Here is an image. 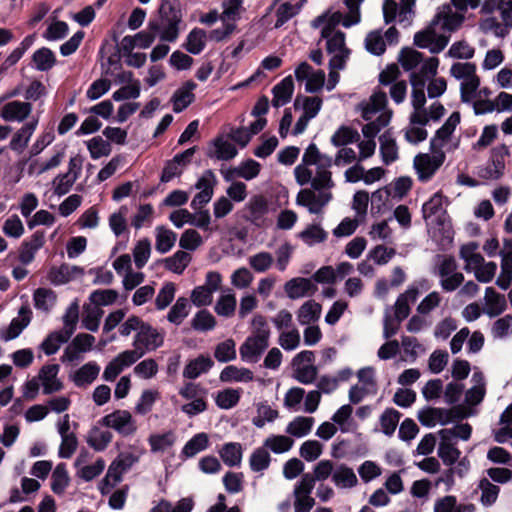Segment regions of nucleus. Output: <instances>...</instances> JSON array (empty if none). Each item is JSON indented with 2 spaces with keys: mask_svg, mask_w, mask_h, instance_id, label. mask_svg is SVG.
I'll list each match as a JSON object with an SVG mask.
<instances>
[{
  "mask_svg": "<svg viewBox=\"0 0 512 512\" xmlns=\"http://www.w3.org/2000/svg\"><path fill=\"white\" fill-rule=\"evenodd\" d=\"M501 427L495 432L494 439L498 443H505L512 439V403L500 416Z\"/></svg>",
  "mask_w": 512,
  "mask_h": 512,
  "instance_id": "obj_55",
  "label": "nucleus"
},
{
  "mask_svg": "<svg viewBox=\"0 0 512 512\" xmlns=\"http://www.w3.org/2000/svg\"><path fill=\"white\" fill-rule=\"evenodd\" d=\"M415 4L416 0H385L382 7L385 24L397 21L403 28L411 26Z\"/></svg>",
  "mask_w": 512,
  "mask_h": 512,
  "instance_id": "obj_8",
  "label": "nucleus"
},
{
  "mask_svg": "<svg viewBox=\"0 0 512 512\" xmlns=\"http://www.w3.org/2000/svg\"><path fill=\"white\" fill-rule=\"evenodd\" d=\"M472 427L468 423L457 424L451 428H445L438 431L439 438L450 440L457 443V439L467 441L470 439Z\"/></svg>",
  "mask_w": 512,
  "mask_h": 512,
  "instance_id": "obj_54",
  "label": "nucleus"
},
{
  "mask_svg": "<svg viewBox=\"0 0 512 512\" xmlns=\"http://www.w3.org/2000/svg\"><path fill=\"white\" fill-rule=\"evenodd\" d=\"M437 455L444 465L453 466L460 458L461 451L456 447V442L440 438Z\"/></svg>",
  "mask_w": 512,
  "mask_h": 512,
  "instance_id": "obj_46",
  "label": "nucleus"
},
{
  "mask_svg": "<svg viewBox=\"0 0 512 512\" xmlns=\"http://www.w3.org/2000/svg\"><path fill=\"white\" fill-rule=\"evenodd\" d=\"M194 502L191 498H181L175 504L172 502L161 499L158 501L149 512H191Z\"/></svg>",
  "mask_w": 512,
  "mask_h": 512,
  "instance_id": "obj_44",
  "label": "nucleus"
},
{
  "mask_svg": "<svg viewBox=\"0 0 512 512\" xmlns=\"http://www.w3.org/2000/svg\"><path fill=\"white\" fill-rule=\"evenodd\" d=\"M237 300L236 296L230 290L226 293H223L219 296L214 306V310L217 315L230 318L234 315L236 311Z\"/></svg>",
  "mask_w": 512,
  "mask_h": 512,
  "instance_id": "obj_52",
  "label": "nucleus"
},
{
  "mask_svg": "<svg viewBox=\"0 0 512 512\" xmlns=\"http://www.w3.org/2000/svg\"><path fill=\"white\" fill-rule=\"evenodd\" d=\"M507 308L506 297L493 287H487L484 294L483 313L490 318L501 315Z\"/></svg>",
  "mask_w": 512,
  "mask_h": 512,
  "instance_id": "obj_28",
  "label": "nucleus"
},
{
  "mask_svg": "<svg viewBox=\"0 0 512 512\" xmlns=\"http://www.w3.org/2000/svg\"><path fill=\"white\" fill-rule=\"evenodd\" d=\"M298 237L308 246H314L316 244L324 242L328 233L319 225L311 224L302 230Z\"/></svg>",
  "mask_w": 512,
  "mask_h": 512,
  "instance_id": "obj_57",
  "label": "nucleus"
},
{
  "mask_svg": "<svg viewBox=\"0 0 512 512\" xmlns=\"http://www.w3.org/2000/svg\"><path fill=\"white\" fill-rule=\"evenodd\" d=\"M57 302V294L50 288H37L33 293L34 307L44 313L49 314Z\"/></svg>",
  "mask_w": 512,
  "mask_h": 512,
  "instance_id": "obj_36",
  "label": "nucleus"
},
{
  "mask_svg": "<svg viewBox=\"0 0 512 512\" xmlns=\"http://www.w3.org/2000/svg\"><path fill=\"white\" fill-rule=\"evenodd\" d=\"M401 413L394 408H387L380 416L381 431L386 436H392L399 423Z\"/></svg>",
  "mask_w": 512,
  "mask_h": 512,
  "instance_id": "obj_64",
  "label": "nucleus"
},
{
  "mask_svg": "<svg viewBox=\"0 0 512 512\" xmlns=\"http://www.w3.org/2000/svg\"><path fill=\"white\" fill-rule=\"evenodd\" d=\"M44 244L45 232L42 230H37L30 237L26 238L19 247L18 258L21 264H30Z\"/></svg>",
  "mask_w": 512,
  "mask_h": 512,
  "instance_id": "obj_23",
  "label": "nucleus"
},
{
  "mask_svg": "<svg viewBox=\"0 0 512 512\" xmlns=\"http://www.w3.org/2000/svg\"><path fill=\"white\" fill-rule=\"evenodd\" d=\"M498 254L501 257V272L496 279V285L507 290L512 284V251H500Z\"/></svg>",
  "mask_w": 512,
  "mask_h": 512,
  "instance_id": "obj_42",
  "label": "nucleus"
},
{
  "mask_svg": "<svg viewBox=\"0 0 512 512\" xmlns=\"http://www.w3.org/2000/svg\"><path fill=\"white\" fill-rule=\"evenodd\" d=\"M191 260L192 257L188 252L179 250L164 260V266L167 270L180 275L190 264Z\"/></svg>",
  "mask_w": 512,
  "mask_h": 512,
  "instance_id": "obj_53",
  "label": "nucleus"
},
{
  "mask_svg": "<svg viewBox=\"0 0 512 512\" xmlns=\"http://www.w3.org/2000/svg\"><path fill=\"white\" fill-rule=\"evenodd\" d=\"M422 97L415 96L411 100L412 112L409 116V125L404 130L405 139L411 144L423 142L428 137L425 126L430 122H438L445 114V107L439 102H433L428 108Z\"/></svg>",
  "mask_w": 512,
  "mask_h": 512,
  "instance_id": "obj_4",
  "label": "nucleus"
},
{
  "mask_svg": "<svg viewBox=\"0 0 512 512\" xmlns=\"http://www.w3.org/2000/svg\"><path fill=\"white\" fill-rule=\"evenodd\" d=\"M417 417L423 426L434 427L452 422L454 413L451 409L425 407L418 412Z\"/></svg>",
  "mask_w": 512,
  "mask_h": 512,
  "instance_id": "obj_24",
  "label": "nucleus"
},
{
  "mask_svg": "<svg viewBox=\"0 0 512 512\" xmlns=\"http://www.w3.org/2000/svg\"><path fill=\"white\" fill-rule=\"evenodd\" d=\"M270 463L271 456L264 446L256 448L249 458V466L251 470L257 473H262L267 470Z\"/></svg>",
  "mask_w": 512,
  "mask_h": 512,
  "instance_id": "obj_60",
  "label": "nucleus"
},
{
  "mask_svg": "<svg viewBox=\"0 0 512 512\" xmlns=\"http://www.w3.org/2000/svg\"><path fill=\"white\" fill-rule=\"evenodd\" d=\"M155 248L161 253L169 252L177 240V234L165 226H157L155 228Z\"/></svg>",
  "mask_w": 512,
  "mask_h": 512,
  "instance_id": "obj_41",
  "label": "nucleus"
},
{
  "mask_svg": "<svg viewBox=\"0 0 512 512\" xmlns=\"http://www.w3.org/2000/svg\"><path fill=\"white\" fill-rule=\"evenodd\" d=\"M113 438L112 433L109 430H102L94 427L89 432L87 437V444L95 451H104L111 443Z\"/></svg>",
  "mask_w": 512,
  "mask_h": 512,
  "instance_id": "obj_56",
  "label": "nucleus"
},
{
  "mask_svg": "<svg viewBox=\"0 0 512 512\" xmlns=\"http://www.w3.org/2000/svg\"><path fill=\"white\" fill-rule=\"evenodd\" d=\"M62 321L63 328L61 331L67 334L69 337H72L79 321V304L77 300L73 301L67 307L64 315L62 316Z\"/></svg>",
  "mask_w": 512,
  "mask_h": 512,
  "instance_id": "obj_61",
  "label": "nucleus"
},
{
  "mask_svg": "<svg viewBox=\"0 0 512 512\" xmlns=\"http://www.w3.org/2000/svg\"><path fill=\"white\" fill-rule=\"evenodd\" d=\"M59 371L58 364H45L40 368L36 380L39 381L44 395L57 393L64 388L63 382L58 378Z\"/></svg>",
  "mask_w": 512,
  "mask_h": 512,
  "instance_id": "obj_20",
  "label": "nucleus"
},
{
  "mask_svg": "<svg viewBox=\"0 0 512 512\" xmlns=\"http://www.w3.org/2000/svg\"><path fill=\"white\" fill-rule=\"evenodd\" d=\"M313 424V417L297 416L288 423L285 432L291 436L301 438L310 433Z\"/></svg>",
  "mask_w": 512,
  "mask_h": 512,
  "instance_id": "obj_50",
  "label": "nucleus"
},
{
  "mask_svg": "<svg viewBox=\"0 0 512 512\" xmlns=\"http://www.w3.org/2000/svg\"><path fill=\"white\" fill-rule=\"evenodd\" d=\"M322 107V99L317 96H302L298 95L294 100L295 110H302V115L309 119L317 116Z\"/></svg>",
  "mask_w": 512,
  "mask_h": 512,
  "instance_id": "obj_37",
  "label": "nucleus"
},
{
  "mask_svg": "<svg viewBox=\"0 0 512 512\" xmlns=\"http://www.w3.org/2000/svg\"><path fill=\"white\" fill-rule=\"evenodd\" d=\"M189 312V300L185 297H179L174 303V305L170 308L167 314V320L170 323L178 326L189 315Z\"/></svg>",
  "mask_w": 512,
  "mask_h": 512,
  "instance_id": "obj_59",
  "label": "nucleus"
},
{
  "mask_svg": "<svg viewBox=\"0 0 512 512\" xmlns=\"http://www.w3.org/2000/svg\"><path fill=\"white\" fill-rule=\"evenodd\" d=\"M32 321V310L28 305H23L18 310V315L14 317L10 324L0 328V340L9 342L21 335Z\"/></svg>",
  "mask_w": 512,
  "mask_h": 512,
  "instance_id": "obj_19",
  "label": "nucleus"
},
{
  "mask_svg": "<svg viewBox=\"0 0 512 512\" xmlns=\"http://www.w3.org/2000/svg\"><path fill=\"white\" fill-rule=\"evenodd\" d=\"M314 489V483L310 473L302 475L301 479L295 484L294 512H310L315 505V499L311 496Z\"/></svg>",
  "mask_w": 512,
  "mask_h": 512,
  "instance_id": "obj_17",
  "label": "nucleus"
},
{
  "mask_svg": "<svg viewBox=\"0 0 512 512\" xmlns=\"http://www.w3.org/2000/svg\"><path fill=\"white\" fill-rule=\"evenodd\" d=\"M435 275L444 292L457 290L464 281L463 273L458 271V264L453 256H440L435 266Z\"/></svg>",
  "mask_w": 512,
  "mask_h": 512,
  "instance_id": "obj_7",
  "label": "nucleus"
},
{
  "mask_svg": "<svg viewBox=\"0 0 512 512\" xmlns=\"http://www.w3.org/2000/svg\"><path fill=\"white\" fill-rule=\"evenodd\" d=\"M471 381L473 382V386L466 392V402L470 405H477L483 400L486 393L483 373L475 371Z\"/></svg>",
  "mask_w": 512,
  "mask_h": 512,
  "instance_id": "obj_43",
  "label": "nucleus"
},
{
  "mask_svg": "<svg viewBox=\"0 0 512 512\" xmlns=\"http://www.w3.org/2000/svg\"><path fill=\"white\" fill-rule=\"evenodd\" d=\"M294 92V82L292 76H287L276 84L273 89L272 105L279 108L286 105L292 98Z\"/></svg>",
  "mask_w": 512,
  "mask_h": 512,
  "instance_id": "obj_35",
  "label": "nucleus"
},
{
  "mask_svg": "<svg viewBox=\"0 0 512 512\" xmlns=\"http://www.w3.org/2000/svg\"><path fill=\"white\" fill-rule=\"evenodd\" d=\"M268 347L269 341L250 335L240 346V356L245 362L257 363Z\"/></svg>",
  "mask_w": 512,
  "mask_h": 512,
  "instance_id": "obj_25",
  "label": "nucleus"
},
{
  "mask_svg": "<svg viewBox=\"0 0 512 512\" xmlns=\"http://www.w3.org/2000/svg\"><path fill=\"white\" fill-rule=\"evenodd\" d=\"M360 140L359 132L349 126H340L331 136V144L335 147L348 146Z\"/></svg>",
  "mask_w": 512,
  "mask_h": 512,
  "instance_id": "obj_47",
  "label": "nucleus"
},
{
  "mask_svg": "<svg viewBox=\"0 0 512 512\" xmlns=\"http://www.w3.org/2000/svg\"><path fill=\"white\" fill-rule=\"evenodd\" d=\"M209 445L208 435L204 432L194 435L182 448L181 454L186 458L194 457L196 454L207 449Z\"/></svg>",
  "mask_w": 512,
  "mask_h": 512,
  "instance_id": "obj_58",
  "label": "nucleus"
},
{
  "mask_svg": "<svg viewBox=\"0 0 512 512\" xmlns=\"http://www.w3.org/2000/svg\"><path fill=\"white\" fill-rule=\"evenodd\" d=\"M206 41L207 34L205 30L201 28H193L187 35L184 47L189 53L198 55L204 50Z\"/></svg>",
  "mask_w": 512,
  "mask_h": 512,
  "instance_id": "obj_49",
  "label": "nucleus"
},
{
  "mask_svg": "<svg viewBox=\"0 0 512 512\" xmlns=\"http://www.w3.org/2000/svg\"><path fill=\"white\" fill-rule=\"evenodd\" d=\"M211 146L207 151V156L211 159L228 161L233 159L238 153L235 145L222 137L214 139Z\"/></svg>",
  "mask_w": 512,
  "mask_h": 512,
  "instance_id": "obj_34",
  "label": "nucleus"
},
{
  "mask_svg": "<svg viewBox=\"0 0 512 512\" xmlns=\"http://www.w3.org/2000/svg\"><path fill=\"white\" fill-rule=\"evenodd\" d=\"M100 366L96 361H89L78 368L70 379L76 387L86 388L91 385L100 373Z\"/></svg>",
  "mask_w": 512,
  "mask_h": 512,
  "instance_id": "obj_30",
  "label": "nucleus"
},
{
  "mask_svg": "<svg viewBox=\"0 0 512 512\" xmlns=\"http://www.w3.org/2000/svg\"><path fill=\"white\" fill-rule=\"evenodd\" d=\"M165 332L160 331L149 323H144L133 340V349L125 350L115 356L105 366L102 378L113 382L124 369L134 365L147 352L155 351L164 344Z\"/></svg>",
  "mask_w": 512,
  "mask_h": 512,
  "instance_id": "obj_2",
  "label": "nucleus"
},
{
  "mask_svg": "<svg viewBox=\"0 0 512 512\" xmlns=\"http://www.w3.org/2000/svg\"><path fill=\"white\" fill-rule=\"evenodd\" d=\"M444 203L445 197L443 194L436 192L422 205V215L428 225L441 222L442 217L446 214Z\"/></svg>",
  "mask_w": 512,
  "mask_h": 512,
  "instance_id": "obj_26",
  "label": "nucleus"
},
{
  "mask_svg": "<svg viewBox=\"0 0 512 512\" xmlns=\"http://www.w3.org/2000/svg\"><path fill=\"white\" fill-rule=\"evenodd\" d=\"M438 24L432 19L428 26L414 34V44L422 49H428L432 54H438L448 45L450 36L445 32L439 33Z\"/></svg>",
  "mask_w": 512,
  "mask_h": 512,
  "instance_id": "obj_10",
  "label": "nucleus"
},
{
  "mask_svg": "<svg viewBox=\"0 0 512 512\" xmlns=\"http://www.w3.org/2000/svg\"><path fill=\"white\" fill-rule=\"evenodd\" d=\"M439 59L430 57L422 61L410 74V83L412 86L411 100L414 101L415 96L422 97V102H426L425 87L429 80L437 74Z\"/></svg>",
  "mask_w": 512,
  "mask_h": 512,
  "instance_id": "obj_11",
  "label": "nucleus"
},
{
  "mask_svg": "<svg viewBox=\"0 0 512 512\" xmlns=\"http://www.w3.org/2000/svg\"><path fill=\"white\" fill-rule=\"evenodd\" d=\"M221 282L222 277L219 272H208L205 277V283L192 290V303L197 307L210 305L213 301V294L219 290Z\"/></svg>",
  "mask_w": 512,
  "mask_h": 512,
  "instance_id": "obj_15",
  "label": "nucleus"
},
{
  "mask_svg": "<svg viewBox=\"0 0 512 512\" xmlns=\"http://www.w3.org/2000/svg\"><path fill=\"white\" fill-rule=\"evenodd\" d=\"M33 106L28 101L13 100L6 102L0 109V117L5 122H25L31 115Z\"/></svg>",
  "mask_w": 512,
  "mask_h": 512,
  "instance_id": "obj_21",
  "label": "nucleus"
},
{
  "mask_svg": "<svg viewBox=\"0 0 512 512\" xmlns=\"http://www.w3.org/2000/svg\"><path fill=\"white\" fill-rule=\"evenodd\" d=\"M451 4H443L436 10L434 24H438L439 30L449 35L457 31L465 21V16L458 12Z\"/></svg>",
  "mask_w": 512,
  "mask_h": 512,
  "instance_id": "obj_18",
  "label": "nucleus"
},
{
  "mask_svg": "<svg viewBox=\"0 0 512 512\" xmlns=\"http://www.w3.org/2000/svg\"><path fill=\"white\" fill-rule=\"evenodd\" d=\"M432 152V155L421 153L414 158V168L422 182L429 181L445 161V152Z\"/></svg>",
  "mask_w": 512,
  "mask_h": 512,
  "instance_id": "obj_16",
  "label": "nucleus"
},
{
  "mask_svg": "<svg viewBox=\"0 0 512 512\" xmlns=\"http://www.w3.org/2000/svg\"><path fill=\"white\" fill-rule=\"evenodd\" d=\"M321 305L313 300L306 301L297 311V320L301 325L317 322L321 315Z\"/></svg>",
  "mask_w": 512,
  "mask_h": 512,
  "instance_id": "obj_45",
  "label": "nucleus"
},
{
  "mask_svg": "<svg viewBox=\"0 0 512 512\" xmlns=\"http://www.w3.org/2000/svg\"><path fill=\"white\" fill-rule=\"evenodd\" d=\"M181 22L180 9L170 1H163L159 8V18L149 22V29L154 30L161 40L174 42L178 38Z\"/></svg>",
  "mask_w": 512,
  "mask_h": 512,
  "instance_id": "obj_5",
  "label": "nucleus"
},
{
  "mask_svg": "<svg viewBox=\"0 0 512 512\" xmlns=\"http://www.w3.org/2000/svg\"><path fill=\"white\" fill-rule=\"evenodd\" d=\"M386 106L387 95L382 91L374 92L367 101L359 104L361 116L368 123L362 127V133L366 140L358 141V162L374 155L376 149L374 138L389 124L392 117V111L387 110Z\"/></svg>",
  "mask_w": 512,
  "mask_h": 512,
  "instance_id": "obj_3",
  "label": "nucleus"
},
{
  "mask_svg": "<svg viewBox=\"0 0 512 512\" xmlns=\"http://www.w3.org/2000/svg\"><path fill=\"white\" fill-rule=\"evenodd\" d=\"M32 62L36 70L46 72L55 66L56 56L50 48L42 47L33 53Z\"/></svg>",
  "mask_w": 512,
  "mask_h": 512,
  "instance_id": "obj_48",
  "label": "nucleus"
},
{
  "mask_svg": "<svg viewBox=\"0 0 512 512\" xmlns=\"http://www.w3.org/2000/svg\"><path fill=\"white\" fill-rule=\"evenodd\" d=\"M294 441L285 435H270L264 441V447L275 454H282L293 447Z\"/></svg>",
  "mask_w": 512,
  "mask_h": 512,
  "instance_id": "obj_62",
  "label": "nucleus"
},
{
  "mask_svg": "<svg viewBox=\"0 0 512 512\" xmlns=\"http://www.w3.org/2000/svg\"><path fill=\"white\" fill-rule=\"evenodd\" d=\"M305 3L306 0H298L295 3L291 1L275 0L270 7V10H274L276 17L274 28L278 29L282 27L285 23L298 15Z\"/></svg>",
  "mask_w": 512,
  "mask_h": 512,
  "instance_id": "obj_22",
  "label": "nucleus"
},
{
  "mask_svg": "<svg viewBox=\"0 0 512 512\" xmlns=\"http://www.w3.org/2000/svg\"><path fill=\"white\" fill-rule=\"evenodd\" d=\"M84 159L80 154L71 157L65 173L58 174L52 181L53 193L57 196L66 195L79 178Z\"/></svg>",
  "mask_w": 512,
  "mask_h": 512,
  "instance_id": "obj_14",
  "label": "nucleus"
},
{
  "mask_svg": "<svg viewBox=\"0 0 512 512\" xmlns=\"http://www.w3.org/2000/svg\"><path fill=\"white\" fill-rule=\"evenodd\" d=\"M219 455L226 466L238 467L242 462L243 447L238 442H228L221 447Z\"/></svg>",
  "mask_w": 512,
  "mask_h": 512,
  "instance_id": "obj_38",
  "label": "nucleus"
},
{
  "mask_svg": "<svg viewBox=\"0 0 512 512\" xmlns=\"http://www.w3.org/2000/svg\"><path fill=\"white\" fill-rule=\"evenodd\" d=\"M143 451H122L111 462L105 477L100 482V492L102 495L109 494L117 484L122 481L123 474L129 471L140 459Z\"/></svg>",
  "mask_w": 512,
  "mask_h": 512,
  "instance_id": "obj_6",
  "label": "nucleus"
},
{
  "mask_svg": "<svg viewBox=\"0 0 512 512\" xmlns=\"http://www.w3.org/2000/svg\"><path fill=\"white\" fill-rule=\"evenodd\" d=\"M284 290L290 299H299L312 296L318 290L317 285L312 279L296 277L287 281Z\"/></svg>",
  "mask_w": 512,
  "mask_h": 512,
  "instance_id": "obj_27",
  "label": "nucleus"
},
{
  "mask_svg": "<svg viewBox=\"0 0 512 512\" xmlns=\"http://www.w3.org/2000/svg\"><path fill=\"white\" fill-rule=\"evenodd\" d=\"M331 481L339 489H351L358 483L354 470L344 463L335 464Z\"/></svg>",
  "mask_w": 512,
  "mask_h": 512,
  "instance_id": "obj_33",
  "label": "nucleus"
},
{
  "mask_svg": "<svg viewBox=\"0 0 512 512\" xmlns=\"http://www.w3.org/2000/svg\"><path fill=\"white\" fill-rule=\"evenodd\" d=\"M380 155L385 165H389L398 159V147L395 139L389 131L379 137Z\"/></svg>",
  "mask_w": 512,
  "mask_h": 512,
  "instance_id": "obj_39",
  "label": "nucleus"
},
{
  "mask_svg": "<svg viewBox=\"0 0 512 512\" xmlns=\"http://www.w3.org/2000/svg\"><path fill=\"white\" fill-rule=\"evenodd\" d=\"M431 288V283L428 279L422 278L414 281L407 289L401 293L394 304V316L397 320L406 319L410 312V305L415 303L420 293L427 292Z\"/></svg>",
  "mask_w": 512,
  "mask_h": 512,
  "instance_id": "obj_12",
  "label": "nucleus"
},
{
  "mask_svg": "<svg viewBox=\"0 0 512 512\" xmlns=\"http://www.w3.org/2000/svg\"><path fill=\"white\" fill-rule=\"evenodd\" d=\"M333 164L332 157L321 153L316 144L311 143L302 156V162L294 169L299 185H311V188L298 192L296 203L306 207L312 214L321 213L333 199L332 189L335 182L330 170Z\"/></svg>",
  "mask_w": 512,
  "mask_h": 512,
  "instance_id": "obj_1",
  "label": "nucleus"
},
{
  "mask_svg": "<svg viewBox=\"0 0 512 512\" xmlns=\"http://www.w3.org/2000/svg\"><path fill=\"white\" fill-rule=\"evenodd\" d=\"M38 126V118L25 122L12 136L9 148L17 153H22L27 147L32 135Z\"/></svg>",
  "mask_w": 512,
  "mask_h": 512,
  "instance_id": "obj_29",
  "label": "nucleus"
},
{
  "mask_svg": "<svg viewBox=\"0 0 512 512\" xmlns=\"http://www.w3.org/2000/svg\"><path fill=\"white\" fill-rule=\"evenodd\" d=\"M69 476L66 464L59 463L51 476V489L55 494H63L69 484Z\"/></svg>",
  "mask_w": 512,
  "mask_h": 512,
  "instance_id": "obj_63",
  "label": "nucleus"
},
{
  "mask_svg": "<svg viewBox=\"0 0 512 512\" xmlns=\"http://www.w3.org/2000/svg\"><path fill=\"white\" fill-rule=\"evenodd\" d=\"M213 365L214 362L209 356L201 354L186 363L182 375L185 379L194 380L206 374Z\"/></svg>",
  "mask_w": 512,
  "mask_h": 512,
  "instance_id": "obj_32",
  "label": "nucleus"
},
{
  "mask_svg": "<svg viewBox=\"0 0 512 512\" xmlns=\"http://www.w3.org/2000/svg\"><path fill=\"white\" fill-rule=\"evenodd\" d=\"M100 423L123 437L133 436L138 430L136 420L128 410L124 409H117L103 416Z\"/></svg>",
  "mask_w": 512,
  "mask_h": 512,
  "instance_id": "obj_13",
  "label": "nucleus"
},
{
  "mask_svg": "<svg viewBox=\"0 0 512 512\" xmlns=\"http://www.w3.org/2000/svg\"><path fill=\"white\" fill-rule=\"evenodd\" d=\"M70 338L71 337H69L61 330L52 331L39 345V349L43 351L47 356L54 355L58 352L63 344L69 341Z\"/></svg>",
  "mask_w": 512,
  "mask_h": 512,
  "instance_id": "obj_40",
  "label": "nucleus"
},
{
  "mask_svg": "<svg viewBox=\"0 0 512 512\" xmlns=\"http://www.w3.org/2000/svg\"><path fill=\"white\" fill-rule=\"evenodd\" d=\"M460 112L454 111L444 122V124L436 130L434 136L430 140L431 151L445 152L453 151L459 146V140L454 139V132L460 124Z\"/></svg>",
  "mask_w": 512,
  "mask_h": 512,
  "instance_id": "obj_9",
  "label": "nucleus"
},
{
  "mask_svg": "<svg viewBox=\"0 0 512 512\" xmlns=\"http://www.w3.org/2000/svg\"><path fill=\"white\" fill-rule=\"evenodd\" d=\"M196 87L197 84L194 81L189 80L173 93L171 102L175 113L182 112L195 100L193 91Z\"/></svg>",
  "mask_w": 512,
  "mask_h": 512,
  "instance_id": "obj_31",
  "label": "nucleus"
},
{
  "mask_svg": "<svg viewBox=\"0 0 512 512\" xmlns=\"http://www.w3.org/2000/svg\"><path fill=\"white\" fill-rule=\"evenodd\" d=\"M219 379L221 382H248L253 380V373L247 368L229 365L221 371Z\"/></svg>",
  "mask_w": 512,
  "mask_h": 512,
  "instance_id": "obj_51",
  "label": "nucleus"
}]
</instances>
